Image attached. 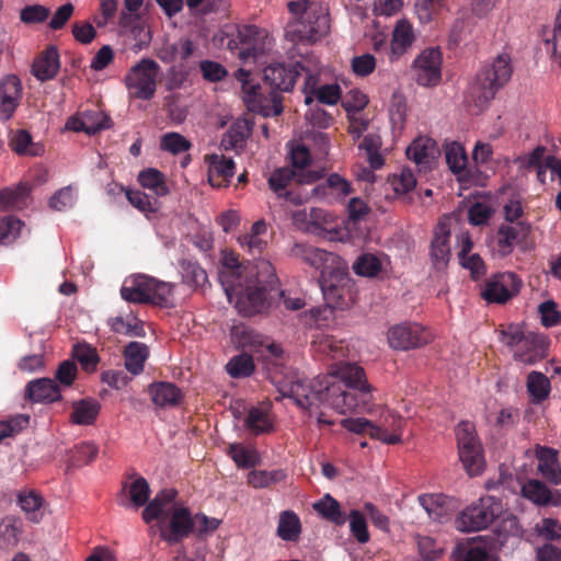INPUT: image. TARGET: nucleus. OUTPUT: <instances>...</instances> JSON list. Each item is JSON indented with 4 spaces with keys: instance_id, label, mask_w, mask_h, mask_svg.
Returning <instances> with one entry per match:
<instances>
[{
    "instance_id": "nucleus-62",
    "label": "nucleus",
    "mask_w": 561,
    "mask_h": 561,
    "mask_svg": "<svg viewBox=\"0 0 561 561\" xmlns=\"http://www.w3.org/2000/svg\"><path fill=\"white\" fill-rule=\"evenodd\" d=\"M227 454L239 468L249 469L255 466L251 451L241 443L230 444Z\"/></svg>"
},
{
    "instance_id": "nucleus-55",
    "label": "nucleus",
    "mask_w": 561,
    "mask_h": 561,
    "mask_svg": "<svg viewBox=\"0 0 561 561\" xmlns=\"http://www.w3.org/2000/svg\"><path fill=\"white\" fill-rule=\"evenodd\" d=\"M126 197L135 208L144 213L148 218L158 210L157 199L151 201L150 197L141 191L126 190Z\"/></svg>"
},
{
    "instance_id": "nucleus-58",
    "label": "nucleus",
    "mask_w": 561,
    "mask_h": 561,
    "mask_svg": "<svg viewBox=\"0 0 561 561\" xmlns=\"http://www.w3.org/2000/svg\"><path fill=\"white\" fill-rule=\"evenodd\" d=\"M192 147V144L179 133H167L162 136L160 141V148L163 151L178 154L187 151Z\"/></svg>"
},
{
    "instance_id": "nucleus-50",
    "label": "nucleus",
    "mask_w": 561,
    "mask_h": 561,
    "mask_svg": "<svg viewBox=\"0 0 561 561\" xmlns=\"http://www.w3.org/2000/svg\"><path fill=\"white\" fill-rule=\"evenodd\" d=\"M446 162L454 173H460L466 169L468 157L463 147L456 141L447 144L445 147Z\"/></svg>"
},
{
    "instance_id": "nucleus-24",
    "label": "nucleus",
    "mask_w": 561,
    "mask_h": 561,
    "mask_svg": "<svg viewBox=\"0 0 561 561\" xmlns=\"http://www.w3.org/2000/svg\"><path fill=\"white\" fill-rule=\"evenodd\" d=\"M407 157L414 161L421 169H431V164L438 153L434 139L430 137H417L407 148Z\"/></svg>"
},
{
    "instance_id": "nucleus-59",
    "label": "nucleus",
    "mask_w": 561,
    "mask_h": 561,
    "mask_svg": "<svg viewBox=\"0 0 561 561\" xmlns=\"http://www.w3.org/2000/svg\"><path fill=\"white\" fill-rule=\"evenodd\" d=\"M25 225L13 216H7L0 219V242L5 240L13 241L23 233Z\"/></svg>"
},
{
    "instance_id": "nucleus-21",
    "label": "nucleus",
    "mask_w": 561,
    "mask_h": 561,
    "mask_svg": "<svg viewBox=\"0 0 561 561\" xmlns=\"http://www.w3.org/2000/svg\"><path fill=\"white\" fill-rule=\"evenodd\" d=\"M453 556L456 561H497V558L491 552V542L482 536L457 545Z\"/></svg>"
},
{
    "instance_id": "nucleus-26",
    "label": "nucleus",
    "mask_w": 561,
    "mask_h": 561,
    "mask_svg": "<svg viewBox=\"0 0 561 561\" xmlns=\"http://www.w3.org/2000/svg\"><path fill=\"white\" fill-rule=\"evenodd\" d=\"M71 408L70 422L81 426L94 424L101 411L100 402L92 397L72 401Z\"/></svg>"
},
{
    "instance_id": "nucleus-14",
    "label": "nucleus",
    "mask_w": 561,
    "mask_h": 561,
    "mask_svg": "<svg viewBox=\"0 0 561 561\" xmlns=\"http://www.w3.org/2000/svg\"><path fill=\"white\" fill-rule=\"evenodd\" d=\"M499 483L504 488L511 489L514 493L516 492V488H519L523 497L529 500L534 504L540 506L559 504L551 500V490L540 480L531 479L526 483H522L511 473H504L501 471Z\"/></svg>"
},
{
    "instance_id": "nucleus-41",
    "label": "nucleus",
    "mask_w": 561,
    "mask_h": 561,
    "mask_svg": "<svg viewBox=\"0 0 561 561\" xmlns=\"http://www.w3.org/2000/svg\"><path fill=\"white\" fill-rule=\"evenodd\" d=\"M173 285L171 283L159 280L151 277L150 282V300L148 305L158 306L160 308H172L174 304L172 301Z\"/></svg>"
},
{
    "instance_id": "nucleus-60",
    "label": "nucleus",
    "mask_w": 561,
    "mask_h": 561,
    "mask_svg": "<svg viewBox=\"0 0 561 561\" xmlns=\"http://www.w3.org/2000/svg\"><path fill=\"white\" fill-rule=\"evenodd\" d=\"M341 425L354 434H367L373 438L377 433V425L366 417H345L341 420Z\"/></svg>"
},
{
    "instance_id": "nucleus-17",
    "label": "nucleus",
    "mask_w": 561,
    "mask_h": 561,
    "mask_svg": "<svg viewBox=\"0 0 561 561\" xmlns=\"http://www.w3.org/2000/svg\"><path fill=\"white\" fill-rule=\"evenodd\" d=\"M241 44L239 57L241 59L254 58L263 55L271 46V38L265 30L255 25H244L238 30Z\"/></svg>"
},
{
    "instance_id": "nucleus-2",
    "label": "nucleus",
    "mask_w": 561,
    "mask_h": 561,
    "mask_svg": "<svg viewBox=\"0 0 561 561\" xmlns=\"http://www.w3.org/2000/svg\"><path fill=\"white\" fill-rule=\"evenodd\" d=\"M291 256L319 272L318 285L327 307L345 310L354 301L355 284L347 263L325 248H291Z\"/></svg>"
},
{
    "instance_id": "nucleus-16",
    "label": "nucleus",
    "mask_w": 561,
    "mask_h": 561,
    "mask_svg": "<svg viewBox=\"0 0 561 561\" xmlns=\"http://www.w3.org/2000/svg\"><path fill=\"white\" fill-rule=\"evenodd\" d=\"M443 56L439 48H427L414 60L416 82L423 87L438 84L442 78Z\"/></svg>"
},
{
    "instance_id": "nucleus-54",
    "label": "nucleus",
    "mask_w": 561,
    "mask_h": 561,
    "mask_svg": "<svg viewBox=\"0 0 561 561\" xmlns=\"http://www.w3.org/2000/svg\"><path fill=\"white\" fill-rule=\"evenodd\" d=\"M77 191L71 185L65 186L57 191L49 198V207L57 211L67 210L76 204Z\"/></svg>"
},
{
    "instance_id": "nucleus-46",
    "label": "nucleus",
    "mask_w": 561,
    "mask_h": 561,
    "mask_svg": "<svg viewBox=\"0 0 561 561\" xmlns=\"http://www.w3.org/2000/svg\"><path fill=\"white\" fill-rule=\"evenodd\" d=\"M123 491H127L129 495L130 505L135 508L144 506L150 497V486L144 477H138L129 485L124 484Z\"/></svg>"
},
{
    "instance_id": "nucleus-34",
    "label": "nucleus",
    "mask_w": 561,
    "mask_h": 561,
    "mask_svg": "<svg viewBox=\"0 0 561 561\" xmlns=\"http://www.w3.org/2000/svg\"><path fill=\"white\" fill-rule=\"evenodd\" d=\"M313 508L324 519L341 526L347 520L345 513L341 508V504L329 493L324 494L313 504Z\"/></svg>"
},
{
    "instance_id": "nucleus-44",
    "label": "nucleus",
    "mask_w": 561,
    "mask_h": 561,
    "mask_svg": "<svg viewBox=\"0 0 561 561\" xmlns=\"http://www.w3.org/2000/svg\"><path fill=\"white\" fill-rule=\"evenodd\" d=\"M254 370L253 357L248 353L238 354L226 364L227 374L236 379L250 377Z\"/></svg>"
},
{
    "instance_id": "nucleus-27",
    "label": "nucleus",
    "mask_w": 561,
    "mask_h": 561,
    "mask_svg": "<svg viewBox=\"0 0 561 561\" xmlns=\"http://www.w3.org/2000/svg\"><path fill=\"white\" fill-rule=\"evenodd\" d=\"M538 470L552 484L561 483V470L558 462V453L556 449L547 446H540L537 449Z\"/></svg>"
},
{
    "instance_id": "nucleus-45",
    "label": "nucleus",
    "mask_w": 561,
    "mask_h": 561,
    "mask_svg": "<svg viewBox=\"0 0 561 561\" xmlns=\"http://www.w3.org/2000/svg\"><path fill=\"white\" fill-rule=\"evenodd\" d=\"M336 192L343 196L351 194L350 183L337 173L329 175L324 184H318L311 190L310 195L314 197H324L328 195V191Z\"/></svg>"
},
{
    "instance_id": "nucleus-36",
    "label": "nucleus",
    "mask_w": 561,
    "mask_h": 561,
    "mask_svg": "<svg viewBox=\"0 0 561 561\" xmlns=\"http://www.w3.org/2000/svg\"><path fill=\"white\" fill-rule=\"evenodd\" d=\"M179 267L183 283L191 287H202L208 282L206 271L194 259H181Z\"/></svg>"
},
{
    "instance_id": "nucleus-47",
    "label": "nucleus",
    "mask_w": 561,
    "mask_h": 561,
    "mask_svg": "<svg viewBox=\"0 0 561 561\" xmlns=\"http://www.w3.org/2000/svg\"><path fill=\"white\" fill-rule=\"evenodd\" d=\"M244 426L253 435L270 433L273 430V425L268 421L266 413L256 407H252L249 410L244 419Z\"/></svg>"
},
{
    "instance_id": "nucleus-19",
    "label": "nucleus",
    "mask_w": 561,
    "mask_h": 561,
    "mask_svg": "<svg viewBox=\"0 0 561 561\" xmlns=\"http://www.w3.org/2000/svg\"><path fill=\"white\" fill-rule=\"evenodd\" d=\"M23 88L20 78L7 75L0 80V119L9 121L22 99Z\"/></svg>"
},
{
    "instance_id": "nucleus-3",
    "label": "nucleus",
    "mask_w": 561,
    "mask_h": 561,
    "mask_svg": "<svg viewBox=\"0 0 561 561\" xmlns=\"http://www.w3.org/2000/svg\"><path fill=\"white\" fill-rule=\"evenodd\" d=\"M301 70H304V67L298 61L290 65L274 62L265 67L263 78L271 88L268 96L261 92L260 85L249 81L250 73L247 70L239 69L236 77L242 82L243 101L248 108L270 117L278 116L283 113V98L279 92L290 91Z\"/></svg>"
},
{
    "instance_id": "nucleus-30",
    "label": "nucleus",
    "mask_w": 561,
    "mask_h": 561,
    "mask_svg": "<svg viewBox=\"0 0 561 561\" xmlns=\"http://www.w3.org/2000/svg\"><path fill=\"white\" fill-rule=\"evenodd\" d=\"M419 504L434 522H442L448 514L449 497L443 493L421 494Z\"/></svg>"
},
{
    "instance_id": "nucleus-32",
    "label": "nucleus",
    "mask_w": 561,
    "mask_h": 561,
    "mask_svg": "<svg viewBox=\"0 0 561 561\" xmlns=\"http://www.w3.org/2000/svg\"><path fill=\"white\" fill-rule=\"evenodd\" d=\"M524 348L527 351L523 355V360L528 364H534L537 359L545 358L548 353L549 341L545 334L536 333L533 331L525 333V339L522 342Z\"/></svg>"
},
{
    "instance_id": "nucleus-39",
    "label": "nucleus",
    "mask_w": 561,
    "mask_h": 561,
    "mask_svg": "<svg viewBox=\"0 0 561 561\" xmlns=\"http://www.w3.org/2000/svg\"><path fill=\"white\" fill-rule=\"evenodd\" d=\"M352 268L357 276L375 278L382 271V261L376 254L362 253L353 262Z\"/></svg>"
},
{
    "instance_id": "nucleus-48",
    "label": "nucleus",
    "mask_w": 561,
    "mask_h": 561,
    "mask_svg": "<svg viewBox=\"0 0 561 561\" xmlns=\"http://www.w3.org/2000/svg\"><path fill=\"white\" fill-rule=\"evenodd\" d=\"M459 263L460 265L470 271L472 279L477 280L482 277L486 270L482 257L478 253H471L473 248H460Z\"/></svg>"
},
{
    "instance_id": "nucleus-40",
    "label": "nucleus",
    "mask_w": 561,
    "mask_h": 561,
    "mask_svg": "<svg viewBox=\"0 0 561 561\" xmlns=\"http://www.w3.org/2000/svg\"><path fill=\"white\" fill-rule=\"evenodd\" d=\"M71 355L85 373H93L96 370L98 364L100 363V356L92 345L87 342L76 343L72 346Z\"/></svg>"
},
{
    "instance_id": "nucleus-23",
    "label": "nucleus",
    "mask_w": 561,
    "mask_h": 561,
    "mask_svg": "<svg viewBox=\"0 0 561 561\" xmlns=\"http://www.w3.org/2000/svg\"><path fill=\"white\" fill-rule=\"evenodd\" d=\"M151 276L146 274H134L128 276L122 287L121 297L127 302L148 305L150 300Z\"/></svg>"
},
{
    "instance_id": "nucleus-6",
    "label": "nucleus",
    "mask_w": 561,
    "mask_h": 561,
    "mask_svg": "<svg viewBox=\"0 0 561 561\" xmlns=\"http://www.w3.org/2000/svg\"><path fill=\"white\" fill-rule=\"evenodd\" d=\"M512 66L508 55H499L491 65L483 66L468 88L466 103L481 112L496 92L511 79Z\"/></svg>"
},
{
    "instance_id": "nucleus-11",
    "label": "nucleus",
    "mask_w": 561,
    "mask_h": 561,
    "mask_svg": "<svg viewBox=\"0 0 561 561\" xmlns=\"http://www.w3.org/2000/svg\"><path fill=\"white\" fill-rule=\"evenodd\" d=\"M168 520L160 523V537L167 543L173 546L187 538L196 527V520L186 506L173 505L168 510Z\"/></svg>"
},
{
    "instance_id": "nucleus-8",
    "label": "nucleus",
    "mask_w": 561,
    "mask_h": 561,
    "mask_svg": "<svg viewBox=\"0 0 561 561\" xmlns=\"http://www.w3.org/2000/svg\"><path fill=\"white\" fill-rule=\"evenodd\" d=\"M455 432L458 455L465 471L469 477L480 476L484 471L485 459L474 425L468 421H461Z\"/></svg>"
},
{
    "instance_id": "nucleus-49",
    "label": "nucleus",
    "mask_w": 561,
    "mask_h": 561,
    "mask_svg": "<svg viewBox=\"0 0 561 561\" xmlns=\"http://www.w3.org/2000/svg\"><path fill=\"white\" fill-rule=\"evenodd\" d=\"M110 325L113 332L127 336L142 337L146 334L142 321L138 320L136 317H133L130 320H125L123 317L118 316L111 319Z\"/></svg>"
},
{
    "instance_id": "nucleus-1",
    "label": "nucleus",
    "mask_w": 561,
    "mask_h": 561,
    "mask_svg": "<svg viewBox=\"0 0 561 561\" xmlns=\"http://www.w3.org/2000/svg\"><path fill=\"white\" fill-rule=\"evenodd\" d=\"M333 376L293 380L279 389L283 398H290L300 409L312 410L330 407L340 414L352 412L370 400V386L365 370L356 364H347Z\"/></svg>"
},
{
    "instance_id": "nucleus-38",
    "label": "nucleus",
    "mask_w": 561,
    "mask_h": 561,
    "mask_svg": "<svg viewBox=\"0 0 561 561\" xmlns=\"http://www.w3.org/2000/svg\"><path fill=\"white\" fill-rule=\"evenodd\" d=\"M414 34L409 22L401 20L397 23L391 39V54L394 57L401 56L412 45Z\"/></svg>"
},
{
    "instance_id": "nucleus-22",
    "label": "nucleus",
    "mask_w": 561,
    "mask_h": 561,
    "mask_svg": "<svg viewBox=\"0 0 561 561\" xmlns=\"http://www.w3.org/2000/svg\"><path fill=\"white\" fill-rule=\"evenodd\" d=\"M60 69V57L58 48L49 45L41 51L32 65V75L39 81L53 80Z\"/></svg>"
},
{
    "instance_id": "nucleus-4",
    "label": "nucleus",
    "mask_w": 561,
    "mask_h": 561,
    "mask_svg": "<svg viewBox=\"0 0 561 561\" xmlns=\"http://www.w3.org/2000/svg\"><path fill=\"white\" fill-rule=\"evenodd\" d=\"M282 295L279 280L274 266L265 260H261L249 270L237 285L232 295L239 296V301L244 305L243 312L253 316L267 310L275 295Z\"/></svg>"
},
{
    "instance_id": "nucleus-20",
    "label": "nucleus",
    "mask_w": 561,
    "mask_h": 561,
    "mask_svg": "<svg viewBox=\"0 0 561 561\" xmlns=\"http://www.w3.org/2000/svg\"><path fill=\"white\" fill-rule=\"evenodd\" d=\"M205 161L208 164L209 184L217 188L228 186L234 175V161L217 153L206 156Z\"/></svg>"
},
{
    "instance_id": "nucleus-56",
    "label": "nucleus",
    "mask_w": 561,
    "mask_h": 561,
    "mask_svg": "<svg viewBox=\"0 0 561 561\" xmlns=\"http://www.w3.org/2000/svg\"><path fill=\"white\" fill-rule=\"evenodd\" d=\"M78 367L75 360L65 359L62 360L54 376V380L59 385V387L69 388L73 385L77 379Z\"/></svg>"
},
{
    "instance_id": "nucleus-52",
    "label": "nucleus",
    "mask_w": 561,
    "mask_h": 561,
    "mask_svg": "<svg viewBox=\"0 0 561 561\" xmlns=\"http://www.w3.org/2000/svg\"><path fill=\"white\" fill-rule=\"evenodd\" d=\"M21 533L20 518L9 515L0 522V539L3 540L5 545H16Z\"/></svg>"
},
{
    "instance_id": "nucleus-13",
    "label": "nucleus",
    "mask_w": 561,
    "mask_h": 561,
    "mask_svg": "<svg viewBox=\"0 0 561 561\" xmlns=\"http://www.w3.org/2000/svg\"><path fill=\"white\" fill-rule=\"evenodd\" d=\"M430 334L416 322L400 323L388 331L389 345L398 351L422 347L430 342Z\"/></svg>"
},
{
    "instance_id": "nucleus-28",
    "label": "nucleus",
    "mask_w": 561,
    "mask_h": 561,
    "mask_svg": "<svg viewBox=\"0 0 561 561\" xmlns=\"http://www.w3.org/2000/svg\"><path fill=\"white\" fill-rule=\"evenodd\" d=\"M252 128L247 119H237L222 135L220 147L226 150L240 151L245 147Z\"/></svg>"
},
{
    "instance_id": "nucleus-9",
    "label": "nucleus",
    "mask_w": 561,
    "mask_h": 561,
    "mask_svg": "<svg viewBox=\"0 0 561 561\" xmlns=\"http://www.w3.org/2000/svg\"><path fill=\"white\" fill-rule=\"evenodd\" d=\"M159 72L158 62L150 58H142L125 76L129 94L138 100H151L156 94Z\"/></svg>"
},
{
    "instance_id": "nucleus-7",
    "label": "nucleus",
    "mask_w": 561,
    "mask_h": 561,
    "mask_svg": "<svg viewBox=\"0 0 561 561\" xmlns=\"http://www.w3.org/2000/svg\"><path fill=\"white\" fill-rule=\"evenodd\" d=\"M503 513L502 500L492 495L480 497L458 513L455 527L461 533L486 529Z\"/></svg>"
},
{
    "instance_id": "nucleus-5",
    "label": "nucleus",
    "mask_w": 561,
    "mask_h": 561,
    "mask_svg": "<svg viewBox=\"0 0 561 561\" xmlns=\"http://www.w3.org/2000/svg\"><path fill=\"white\" fill-rule=\"evenodd\" d=\"M289 13L294 16L285 27V38L294 45L313 44L330 30L328 9L318 1L289 0Z\"/></svg>"
},
{
    "instance_id": "nucleus-51",
    "label": "nucleus",
    "mask_w": 561,
    "mask_h": 561,
    "mask_svg": "<svg viewBox=\"0 0 561 561\" xmlns=\"http://www.w3.org/2000/svg\"><path fill=\"white\" fill-rule=\"evenodd\" d=\"M286 477L285 472L283 470H254L251 471L248 476V482L253 488L256 489H264L267 488L274 483L279 482Z\"/></svg>"
},
{
    "instance_id": "nucleus-53",
    "label": "nucleus",
    "mask_w": 561,
    "mask_h": 561,
    "mask_svg": "<svg viewBox=\"0 0 561 561\" xmlns=\"http://www.w3.org/2000/svg\"><path fill=\"white\" fill-rule=\"evenodd\" d=\"M352 536L359 543H366L370 539L365 515L358 510H352L348 516Z\"/></svg>"
},
{
    "instance_id": "nucleus-43",
    "label": "nucleus",
    "mask_w": 561,
    "mask_h": 561,
    "mask_svg": "<svg viewBox=\"0 0 561 561\" xmlns=\"http://www.w3.org/2000/svg\"><path fill=\"white\" fill-rule=\"evenodd\" d=\"M138 182L144 188L152 191L157 196H165L169 193L164 174L154 168L142 170L138 174Z\"/></svg>"
},
{
    "instance_id": "nucleus-25",
    "label": "nucleus",
    "mask_w": 561,
    "mask_h": 561,
    "mask_svg": "<svg viewBox=\"0 0 561 561\" xmlns=\"http://www.w3.org/2000/svg\"><path fill=\"white\" fill-rule=\"evenodd\" d=\"M147 390L151 401L160 408L178 405L182 399L181 389L170 381H153Z\"/></svg>"
},
{
    "instance_id": "nucleus-37",
    "label": "nucleus",
    "mask_w": 561,
    "mask_h": 561,
    "mask_svg": "<svg viewBox=\"0 0 561 561\" xmlns=\"http://www.w3.org/2000/svg\"><path fill=\"white\" fill-rule=\"evenodd\" d=\"M530 230V225L523 220L502 225L499 230L500 243L504 242L505 245H512L514 242L517 244L527 243Z\"/></svg>"
},
{
    "instance_id": "nucleus-35",
    "label": "nucleus",
    "mask_w": 561,
    "mask_h": 561,
    "mask_svg": "<svg viewBox=\"0 0 561 561\" xmlns=\"http://www.w3.org/2000/svg\"><path fill=\"white\" fill-rule=\"evenodd\" d=\"M276 534L284 541H297L301 534V523L299 516L294 511H283L279 514Z\"/></svg>"
},
{
    "instance_id": "nucleus-31",
    "label": "nucleus",
    "mask_w": 561,
    "mask_h": 561,
    "mask_svg": "<svg viewBox=\"0 0 561 561\" xmlns=\"http://www.w3.org/2000/svg\"><path fill=\"white\" fill-rule=\"evenodd\" d=\"M43 496L31 490V491H19L16 494V504L25 513L26 518L34 524H38L43 518L41 508L43 506Z\"/></svg>"
},
{
    "instance_id": "nucleus-42",
    "label": "nucleus",
    "mask_w": 561,
    "mask_h": 561,
    "mask_svg": "<svg viewBox=\"0 0 561 561\" xmlns=\"http://www.w3.org/2000/svg\"><path fill=\"white\" fill-rule=\"evenodd\" d=\"M476 16L468 12H462L461 15L455 21L450 31V42L458 45L461 42L472 37L476 32Z\"/></svg>"
},
{
    "instance_id": "nucleus-10",
    "label": "nucleus",
    "mask_w": 561,
    "mask_h": 561,
    "mask_svg": "<svg viewBox=\"0 0 561 561\" xmlns=\"http://www.w3.org/2000/svg\"><path fill=\"white\" fill-rule=\"evenodd\" d=\"M522 279L513 272L496 273L481 286L480 296L486 304L505 305L522 289Z\"/></svg>"
},
{
    "instance_id": "nucleus-57",
    "label": "nucleus",
    "mask_w": 561,
    "mask_h": 561,
    "mask_svg": "<svg viewBox=\"0 0 561 561\" xmlns=\"http://www.w3.org/2000/svg\"><path fill=\"white\" fill-rule=\"evenodd\" d=\"M90 114H81V116H71L66 122V128L76 133L83 131L88 135H95L102 130L101 123L90 122Z\"/></svg>"
},
{
    "instance_id": "nucleus-12",
    "label": "nucleus",
    "mask_w": 561,
    "mask_h": 561,
    "mask_svg": "<svg viewBox=\"0 0 561 561\" xmlns=\"http://www.w3.org/2000/svg\"><path fill=\"white\" fill-rule=\"evenodd\" d=\"M323 176V171L309 170L307 173L296 172L289 168H278L272 172L268 178L270 188L278 196H284L287 199L301 204L307 201L308 196L305 197L294 196L293 192H288L287 187L290 182L296 179L300 184H310Z\"/></svg>"
},
{
    "instance_id": "nucleus-63",
    "label": "nucleus",
    "mask_w": 561,
    "mask_h": 561,
    "mask_svg": "<svg viewBox=\"0 0 561 561\" xmlns=\"http://www.w3.org/2000/svg\"><path fill=\"white\" fill-rule=\"evenodd\" d=\"M545 45L551 58L561 66V9L556 16L552 36L546 39Z\"/></svg>"
},
{
    "instance_id": "nucleus-18",
    "label": "nucleus",
    "mask_w": 561,
    "mask_h": 561,
    "mask_svg": "<svg viewBox=\"0 0 561 561\" xmlns=\"http://www.w3.org/2000/svg\"><path fill=\"white\" fill-rule=\"evenodd\" d=\"M62 398L59 385L49 377L30 380L24 388V399L32 403L53 404Z\"/></svg>"
},
{
    "instance_id": "nucleus-64",
    "label": "nucleus",
    "mask_w": 561,
    "mask_h": 561,
    "mask_svg": "<svg viewBox=\"0 0 561 561\" xmlns=\"http://www.w3.org/2000/svg\"><path fill=\"white\" fill-rule=\"evenodd\" d=\"M50 15V10L42 4H31L20 11V20L24 24H37L45 22Z\"/></svg>"
},
{
    "instance_id": "nucleus-15",
    "label": "nucleus",
    "mask_w": 561,
    "mask_h": 561,
    "mask_svg": "<svg viewBox=\"0 0 561 561\" xmlns=\"http://www.w3.org/2000/svg\"><path fill=\"white\" fill-rule=\"evenodd\" d=\"M231 248L221 249V270L218 272V279L229 300L232 291H236L237 285H241L247 272L253 266L244 267L239 257L230 250Z\"/></svg>"
},
{
    "instance_id": "nucleus-61",
    "label": "nucleus",
    "mask_w": 561,
    "mask_h": 561,
    "mask_svg": "<svg viewBox=\"0 0 561 561\" xmlns=\"http://www.w3.org/2000/svg\"><path fill=\"white\" fill-rule=\"evenodd\" d=\"M541 324L545 328H553L561 322V312L558 310V305L554 300L548 299L538 306Z\"/></svg>"
},
{
    "instance_id": "nucleus-29",
    "label": "nucleus",
    "mask_w": 561,
    "mask_h": 561,
    "mask_svg": "<svg viewBox=\"0 0 561 561\" xmlns=\"http://www.w3.org/2000/svg\"><path fill=\"white\" fill-rule=\"evenodd\" d=\"M149 356V348L145 343L129 342L125 346L124 365L127 371L137 376L144 370V365Z\"/></svg>"
},
{
    "instance_id": "nucleus-33",
    "label": "nucleus",
    "mask_w": 561,
    "mask_h": 561,
    "mask_svg": "<svg viewBox=\"0 0 561 561\" xmlns=\"http://www.w3.org/2000/svg\"><path fill=\"white\" fill-rule=\"evenodd\" d=\"M527 392L533 404L542 403L550 394L551 385L549 378L541 371L533 370L527 375Z\"/></svg>"
}]
</instances>
